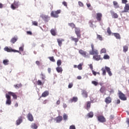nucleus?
<instances>
[{
  "mask_svg": "<svg viewBox=\"0 0 129 129\" xmlns=\"http://www.w3.org/2000/svg\"><path fill=\"white\" fill-rule=\"evenodd\" d=\"M127 3V0H122V4H125L126 5Z\"/></svg>",
  "mask_w": 129,
  "mask_h": 129,
  "instance_id": "58",
  "label": "nucleus"
},
{
  "mask_svg": "<svg viewBox=\"0 0 129 129\" xmlns=\"http://www.w3.org/2000/svg\"><path fill=\"white\" fill-rule=\"evenodd\" d=\"M27 35H30V36H32V32L31 31H27Z\"/></svg>",
  "mask_w": 129,
  "mask_h": 129,
  "instance_id": "59",
  "label": "nucleus"
},
{
  "mask_svg": "<svg viewBox=\"0 0 129 129\" xmlns=\"http://www.w3.org/2000/svg\"><path fill=\"white\" fill-rule=\"evenodd\" d=\"M113 36L116 37V39H117L118 40H120L121 37H120V34L118 33H113Z\"/></svg>",
  "mask_w": 129,
  "mask_h": 129,
  "instance_id": "21",
  "label": "nucleus"
},
{
  "mask_svg": "<svg viewBox=\"0 0 129 129\" xmlns=\"http://www.w3.org/2000/svg\"><path fill=\"white\" fill-rule=\"evenodd\" d=\"M11 96H13L14 99H17L18 96L16 93L13 92H8V94H6V98L7 99L6 101V104L7 105H11L12 104V99Z\"/></svg>",
  "mask_w": 129,
  "mask_h": 129,
  "instance_id": "1",
  "label": "nucleus"
},
{
  "mask_svg": "<svg viewBox=\"0 0 129 129\" xmlns=\"http://www.w3.org/2000/svg\"><path fill=\"white\" fill-rule=\"evenodd\" d=\"M36 64H37L38 66H40V65H41V62L37 60L36 61Z\"/></svg>",
  "mask_w": 129,
  "mask_h": 129,
  "instance_id": "56",
  "label": "nucleus"
},
{
  "mask_svg": "<svg viewBox=\"0 0 129 129\" xmlns=\"http://www.w3.org/2000/svg\"><path fill=\"white\" fill-rule=\"evenodd\" d=\"M40 17H41L44 22H49V20H50V17L48 15L42 14L40 15Z\"/></svg>",
  "mask_w": 129,
  "mask_h": 129,
  "instance_id": "11",
  "label": "nucleus"
},
{
  "mask_svg": "<svg viewBox=\"0 0 129 129\" xmlns=\"http://www.w3.org/2000/svg\"><path fill=\"white\" fill-rule=\"evenodd\" d=\"M93 59L94 60H95V61H99L100 60H102V58H101V56L98 54H95L93 56Z\"/></svg>",
  "mask_w": 129,
  "mask_h": 129,
  "instance_id": "12",
  "label": "nucleus"
},
{
  "mask_svg": "<svg viewBox=\"0 0 129 129\" xmlns=\"http://www.w3.org/2000/svg\"><path fill=\"white\" fill-rule=\"evenodd\" d=\"M68 25H69V26H70V27L72 28V29H75V28H77V27H75V24H74V23H69Z\"/></svg>",
  "mask_w": 129,
  "mask_h": 129,
  "instance_id": "33",
  "label": "nucleus"
},
{
  "mask_svg": "<svg viewBox=\"0 0 129 129\" xmlns=\"http://www.w3.org/2000/svg\"><path fill=\"white\" fill-rule=\"evenodd\" d=\"M110 14L113 19H117L118 18L117 14L115 13L113 11H110Z\"/></svg>",
  "mask_w": 129,
  "mask_h": 129,
  "instance_id": "15",
  "label": "nucleus"
},
{
  "mask_svg": "<svg viewBox=\"0 0 129 129\" xmlns=\"http://www.w3.org/2000/svg\"><path fill=\"white\" fill-rule=\"evenodd\" d=\"M50 33L52 36H56V35H57V33H56V29H52L50 30Z\"/></svg>",
  "mask_w": 129,
  "mask_h": 129,
  "instance_id": "25",
  "label": "nucleus"
},
{
  "mask_svg": "<svg viewBox=\"0 0 129 129\" xmlns=\"http://www.w3.org/2000/svg\"><path fill=\"white\" fill-rule=\"evenodd\" d=\"M49 95V91H44L41 95V97H47Z\"/></svg>",
  "mask_w": 129,
  "mask_h": 129,
  "instance_id": "23",
  "label": "nucleus"
},
{
  "mask_svg": "<svg viewBox=\"0 0 129 129\" xmlns=\"http://www.w3.org/2000/svg\"><path fill=\"white\" fill-rule=\"evenodd\" d=\"M22 122H23V117L20 116L18 117V119L16 120V124L17 125H20Z\"/></svg>",
  "mask_w": 129,
  "mask_h": 129,
  "instance_id": "14",
  "label": "nucleus"
},
{
  "mask_svg": "<svg viewBox=\"0 0 129 129\" xmlns=\"http://www.w3.org/2000/svg\"><path fill=\"white\" fill-rule=\"evenodd\" d=\"M17 41H18V37L15 36L11 39L10 42L11 43H12V44H15V43L17 42Z\"/></svg>",
  "mask_w": 129,
  "mask_h": 129,
  "instance_id": "20",
  "label": "nucleus"
},
{
  "mask_svg": "<svg viewBox=\"0 0 129 129\" xmlns=\"http://www.w3.org/2000/svg\"><path fill=\"white\" fill-rule=\"evenodd\" d=\"M97 118L99 122H105L106 121V119L103 115H99Z\"/></svg>",
  "mask_w": 129,
  "mask_h": 129,
  "instance_id": "8",
  "label": "nucleus"
},
{
  "mask_svg": "<svg viewBox=\"0 0 129 129\" xmlns=\"http://www.w3.org/2000/svg\"><path fill=\"white\" fill-rule=\"evenodd\" d=\"M47 103H48V100H45L44 101H43L42 103L43 104H46Z\"/></svg>",
  "mask_w": 129,
  "mask_h": 129,
  "instance_id": "60",
  "label": "nucleus"
},
{
  "mask_svg": "<svg viewBox=\"0 0 129 129\" xmlns=\"http://www.w3.org/2000/svg\"><path fill=\"white\" fill-rule=\"evenodd\" d=\"M101 71L102 72V75H106V72H107L109 76H112V73L110 71V68L108 67H105V68H102L101 69Z\"/></svg>",
  "mask_w": 129,
  "mask_h": 129,
  "instance_id": "2",
  "label": "nucleus"
},
{
  "mask_svg": "<svg viewBox=\"0 0 129 129\" xmlns=\"http://www.w3.org/2000/svg\"><path fill=\"white\" fill-rule=\"evenodd\" d=\"M59 14H61V10H58L56 11H52L50 14L51 18H58Z\"/></svg>",
  "mask_w": 129,
  "mask_h": 129,
  "instance_id": "4",
  "label": "nucleus"
},
{
  "mask_svg": "<svg viewBox=\"0 0 129 129\" xmlns=\"http://www.w3.org/2000/svg\"><path fill=\"white\" fill-rule=\"evenodd\" d=\"M5 51H6V52H14V53L17 52V53H20L21 54V52L20 51L16 50V49H13L12 47L9 48V47L6 46L4 48Z\"/></svg>",
  "mask_w": 129,
  "mask_h": 129,
  "instance_id": "5",
  "label": "nucleus"
},
{
  "mask_svg": "<svg viewBox=\"0 0 129 129\" xmlns=\"http://www.w3.org/2000/svg\"><path fill=\"white\" fill-rule=\"evenodd\" d=\"M60 100H58L56 102V104H57V105H59V104H60Z\"/></svg>",
  "mask_w": 129,
  "mask_h": 129,
  "instance_id": "63",
  "label": "nucleus"
},
{
  "mask_svg": "<svg viewBox=\"0 0 129 129\" xmlns=\"http://www.w3.org/2000/svg\"><path fill=\"white\" fill-rule=\"evenodd\" d=\"M78 100V98L77 97H74L72 99L70 100V102H77Z\"/></svg>",
  "mask_w": 129,
  "mask_h": 129,
  "instance_id": "26",
  "label": "nucleus"
},
{
  "mask_svg": "<svg viewBox=\"0 0 129 129\" xmlns=\"http://www.w3.org/2000/svg\"><path fill=\"white\" fill-rule=\"evenodd\" d=\"M91 48L92 50L90 51V55H98V50L94 48V44L93 43L91 44Z\"/></svg>",
  "mask_w": 129,
  "mask_h": 129,
  "instance_id": "3",
  "label": "nucleus"
},
{
  "mask_svg": "<svg viewBox=\"0 0 129 129\" xmlns=\"http://www.w3.org/2000/svg\"><path fill=\"white\" fill-rule=\"evenodd\" d=\"M118 94H119V98H120V99H121V100H123V101L126 100L127 99L126 97H125V95L122 93V92H119Z\"/></svg>",
  "mask_w": 129,
  "mask_h": 129,
  "instance_id": "9",
  "label": "nucleus"
},
{
  "mask_svg": "<svg viewBox=\"0 0 129 129\" xmlns=\"http://www.w3.org/2000/svg\"><path fill=\"white\" fill-rule=\"evenodd\" d=\"M94 115L93 112H90L89 113L87 114V116L89 118H92V117Z\"/></svg>",
  "mask_w": 129,
  "mask_h": 129,
  "instance_id": "32",
  "label": "nucleus"
},
{
  "mask_svg": "<svg viewBox=\"0 0 129 129\" xmlns=\"http://www.w3.org/2000/svg\"><path fill=\"white\" fill-rule=\"evenodd\" d=\"M44 83H45V82H42V81L40 80H38L37 81V85H44Z\"/></svg>",
  "mask_w": 129,
  "mask_h": 129,
  "instance_id": "34",
  "label": "nucleus"
},
{
  "mask_svg": "<svg viewBox=\"0 0 129 129\" xmlns=\"http://www.w3.org/2000/svg\"><path fill=\"white\" fill-rule=\"evenodd\" d=\"M9 59H5L3 60V64H4V65H9Z\"/></svg>",
  "mask_w": 129,
  "mask_h": 129,
  "instance_id": "38",
  "label": "nucleus"
},
{
  "mask_svg": "<svg viewBox=\"0 0 129 129\" xmlns=\"http://www.w3.org/2000/svg\"><path fill=\"white\" fill-rule=\"evenodd\" d=\"M72 41H74L76 43V44L77 45V42L79 41V38H74L73 37H71Z\"/></svg>",
  "mask_w": 129,
  "mask_h": 129,
  "instance_id": "29",
  "label": "nucleus"
},
{
  "mask_svg": "<svg viewBox=\"0 0 129 129\" xmlns=\"http://www.w3.org/2000/svg\"><path fill=\"white\" fill-rule=\"evenodd\" d=\"M96 19L98 22H101L102 20V14L98 13L96 14Z\"/></svg>",
  "mask_w": 129,
  "mask_h": 129,
  "instance_id": "10",
  "label": "nucleus"
},
{
  "mask_svg": "<svg viewBox=\"0 0 129 129\" xmlns=\"http://www.w3.org/2000/svg\"><path fill=\"white\" fill-rule=\"evenodd\" d=\"M14 87L16 88V89H18L20 87H22V84L15 85Z\"/></svg>",
  "mask_w": 129,
  "mask_h": 129,
  "instance_id": "40",
  "label": "nucleus"
},
{
  "mask_svg": "<svg viewBox=\"0 0 129 129\" xmlns=\"http://www.w3.org/2000/svg\"><path fill=\"white\" fill-rule=\"evenodd\" d=\"M83 65V63H80L78 66V69H79V70H82V66Z\"/></svg>",
  "mask_w": 129,
  "mask_h": 129,
  "instance_id": "44",
  "label": "nucleus"
},
{
  "mask_svg": "<svg viewBox=\"0 0 129 129\" xmlns=\"http://www.w3.org/2000/svg\"><path fill=\"white\" fill-rule=\"evenodd\" d=\"M105 53H106V49L102 48L100 51V54H103Z\"/></svg>",
  "mask_w": 129,
  "mask_h": 129,
  "instance_id": "43",
  "label": "nucleus"
},
{
  "mask_svg": "<svg viewBox=\"0 0 129 129\" xmlns=\"http://www.w3.org/2000/svg\"><path fill=\"white\" fill-rule=\"evenodd\" d=\"M62 5H63L64 7H66V8H67V7H68L67 2H65V1L63 2H62Z\"/></svg>",
  "mask_w": 129,
  "mask_h": 129,
  "instance_id": "50",
  "label": "nucleus"
},
{
  "mask_svg": "<svg viewBox=\"0 0 129 129\" xmlns=\"http://www.w3.org/2000/svg\"><path fill=\"white\" fill-rule=\"evenodd\" d=\"M41 75L42 76V80H45V78H46V77L43 74V73H41Z\"/></svg>",
  "mask_w": 129,
  "mask_h": 129,
  "instance_id": "55",
  "label": "nucleus"
},
{
  "mask_svg": "<svg viewBox=\"0 0 129 129\" xmlns=\"http://www.w3.org/2000/svg\"><path fill=\"white\" fill-rule=\"evenodd\" d=\"M91 106V102L90 101L87 102L86 109H87V110H88L89 109V108H90Z\"/></svg>",
  "mask_w": 129,
  "mask_h": 129,
  "instance_id": "31",
  "label": "nucleus"
},
{
  "mask_svg": "<svg viewBox=\"0 0 129 129\" xmlns=\"http://www.w3.org/2000/svg\"><path fill=\"white\" fill-rule=\"evenodd\" d=\"M92 72L93 75H94V76H96V74H97L96 72L94 71V70H92Z\"/></svg>",
  "mask_w": 129,
  "mask_h": 129,
  "instance_id": "57",
  "label": "nucleus"
},
{
  "mask_svg": "<svg viewBox=\"0 0 129 129\" xmlns=\"http://www.w3.org/2000/svg\"><path fill=\"white\" fill-rule=\"evenodd\" d=\"M105 91H106V88H105L104 86H102L100 89V92L101 93H104Z\"/></svg>",
  "mask_w": 129,
  "mask_h": 129,
  "instance_id": "28",
  "label": "nucleus"
},
{
  "mask_svg": "<svg viewBox=\"0 0 129 129\" xmlns=\"http://www.w3.org/2000/svg\"><path fill=\"white\" fill-rule=\"evenodd\" d=\"M63 120H67L68 119V115L67 114L64 113L63 115Z\"/></svg>",
  "mask_w": 129,
  "mask_h": 129,
  "instance_id": "39",
  "label": "nucleus"
},
{
  "mask_svg": "<svg viewBox=\"0 0 129 129\" xmlns=\"http://www.w3.org/2000/svg\"><path fill=\"white\" fill-rule=\"evenodd\" d=\"M63 119L62 116H58L56 117V122H61Z\"/></svg>",
  "mask_w": 129,
  "mask_h": 129,
  "instance_id": "24",
  "label": "nucleus"
},
{
  "mask_svg": "<svg viewBox=\"0 0 129 129\" xmlns=\"http://www.w3.org/2000/svg\"><path fill=\"white\" fill-rule=\"evenodd\" d=\"M129 11V5L128 4H125V6L124 8V11H122V13H127Z\"/></svg>",
  "mask_w": 129,
  "mask_h": 129,
  "instance_id": "19",
  "label": "nucleus"
},
{
  "mask_svg": "<svg viewBox=\"0 0 129 129\" xmlns=\"http://www.w3.org/2000/svg\"><path fill=\"white\" fill-rule=\"evenodd\" d=\"M110 57H109V55H107V54H105L103 56V58L105 59V60H106L107 59H109Z\"/></svg>",
  "mask_w": 129,
  "mask_h": 129,
  "instance_id": "47",
  "label": "nucleus"
},
{
  "mask_svg": "<svg viewBox=\"0 0 129 129\" xmlns=\"http://www.w3.org/2000/svg\"><path fill=\"white\" fill-rule=\"evenodd\" d=\"M82 95H83V97H85V98H87L88 97V93H87V92H86L85 90L83 91Z\"/></svg>",
  "mask_w": 129,
  "mask_h": 129,
  "instance_id": "22",
  "label": "nucleus"
},
{
  "mask_svg": "<svg viewBox=\"0 0 129 129\" xmlns=\"http://www.w3.org/2000/svg\"><path fill=\"white\" fill-rule=\"evenodd\" d=\"M126 122L129 124V118L127 119L126 121Z\"/></svg>",
  "mask_w": 129,
  "mask_h": 129,
  "instance_id": "64",
  "label": "nucleus"
},
{
  "mask_svg": "<svg viewBox=\"0 0 129 129\" xmlns=\"http://www.w3.org/2000/svg\"><path fill=\"white\" fill-rule=\"evenodd\" d=\"M19 51H21V52H23L24 51V46H21L19 47Z\"/></svg>",
  "mask_w": 129,
  "mask_h": 129,
  "instance_id": "53",
  "label": "nucleus"
},
{
  "mask_svg": "<svg viewBox=\"0 0 129 129\" xmlns=\"http://www.w3.org/2000/svg\"><path fill=\"white\" fill-rule=\"evenodd\" d=\"M57 42L58 44V46L59 47H61L62 46V43H63V42H64V39H57Z\"/></svg>",
  "mask_w": 129,
  "mask_h": 129,
  "instance_id": "18",
  "label": "nucleus"
},
{
  "mask_svg": "<svg viewBox=\"0 0 129 129\" xmlns=\"http://www.w3.org/2000/svg\"><path fill=\"white\" fill-rule=\"evenodd\" d=\"M61 64H62V61H61V59L57 60V66H61Z\"/></svg>",
  "mask_w": 129,
  "mask_h": 129,
  "instance_id": "45",
  "label": "nucleus"
},
{
  "mask_svg": "<svg viewBox=\"0 0 129 129\" xmlns=\"http://www.w3.org/2000/svg\"><path fill=\"white\" fill-rule=\"evenodd\" d=\"M127 50H128V47L126 45H125L123 47V51L125 53V52H127Z\"/></svg>",
  "mask_w": 129,
  "mask_h": 129,
  "instance_id": "36",
  "label": "nucleus"
},
{
  "mask_svg": "<svg viewBox=\"0 0 129 129\" xmlns=\"http://www.w3.org/2000/svg\"><path fill=\"white\" fill-rule=\"evenodd\" d=\"M111 98L110 97H107L105 99V102L107 104H109V103H111Z\"/></svg>",
  "mask_w": 129,
  "mask_h": 129,
  "instance_id": "17",
  "label": "nucleus"
},
{
  "mask_svg": "<svg viewBox=\"0 0 129 129\" xmlns=\"http://www.w3.org/2000/svg\"><path fill=\"white\" fill-rule=\"evenodd\" d=\"M113 6H114L115 9H118V8H119V6L118 5V3H117V2L114 1L113 2Z\"/></svg>",
  "mask_w": 129,
  "mask_h": 129,
  "instance_id": "30",
  "label": "nucleus"
},
{
  "mask_svg": "<svg viewBox=\"0 0 129 129\" xmlns=\"http://www.w3.org/2000/svg\"><path fill=\"white\" fill-rule=\"evenodd\" d=\"M48 58L50 61H51V62H55V58H54V56H50Z\"/></svg>",
  "mask_w": 129,
  "mask_h": 129,
  "instance_id": "46",
  "label": "nucleus"
},
{
  "mask_svg": "<svg viewBox=\"0 0 129 129\" xmlns=\"http://www.w3.org/2000/svg\"><path fill=\"white\" fill-rule=\"evenodd\" d=\"M107 33L108 34L109 36H110L111 35V30H110V27H108L107 30Z\"/></svg>",
  "mask_w": 129,
  "mask_h": 129,
  "instance_id": "41",
  "label": "nucleus"
},
{
  "mask_svg": "<svg viewBox=\"0 0 129 129\" xmlns=\"http://www.w3.org/2000/svg\"><path fill=\"white\" fill-rule=\"evenodd\" d=\"M19 6V1H14V3L11 5V8L12 10H16L18 9Z\"/></svg>",
  "mask_w": 129,
  "mask_h": 129,
  "instance_id": "6",
  "label": "nucleus"
},
{
  "mask_svg": "<svg viewBox=\"0 0 129 129\" xmlns=\"http://www.w3.org/2000/svg\"><path fill=\"white\" fill-rule=\"evenodd\" d=\"M32 25L33 26H38V22L37 21H33L32 22Z\"/></svg>",
  "mask_w": 129,
  "mask_h": 129,
  "instance_id": "49",
  "label": "nucleus"
},
{
  "mask_svg": "<svg viewBox=\"0 0 129 129\" xmlns=\"http://www.w3.org/2000/svg\"><path fill=\"white\" fill-rule=\"evenodd\" d=\"M93 23H94V21L93 20H90L89 22V25L90 26V27H91V28H93Z\"/></svg>",
  "mask_w": 129,
  "mask_h": 129,
  "instance_id": "35",
  "label": "nucleus"
},
{
  "mask_svg": "<svg viewBox=\"0 0 129 129\" xmlns=\"http://www.w3.org/2000/svg\"><path fill=\"white\" fill-rule=\"evenodd\" d=\"M110 119H113L114 118V116L113 115H111L110 116Z\"/></svg>",
  "mask_w": 129,
  "mask_h": 129,
  "instance_id": "62",
  "label": "nucleus"
},
{
  "mask_svg": "<svg viewBox=\"0 0 129 129\" xmlns=\"http://www.w3.org/2000/svg\"><path fill=\"white\" fill-rule=\"evenodd\" d=\"M70 129H76V127L74 125H72L70 126Z\"/></svg>",
  "mask_w": 129,
  "mask_h": 129,
  "instance_id": "51",
  "label": "nucleus"
},
{
  "mask_svg": "<svg viewBox=\"0 0 129 129\" xmlns=\"http://www.w3.org/2000/svg\"><path fill=\"white\" fill-rule=\"evenodd\" d=\"M75 34L77 35V38H78V39H81V31L80 30V28H75Z\"/></svg>",
  "mask_w": 129,
  "mask_h": 129,
  "instance_id": "7",
  "label": "nucleus"
},
{
  "mask_svg": "<svg viewBox=\"0 0 129 129\" xmlns=\"http://www.w3.org/2000/svg\"><path fill=\"white\" fill-rule=\"evenodd\" d=\"M73 86V84H72V83H70V84H69L68 88H72Z\"/></svg>",
  "mask_w": 129,
  "mask_h": 129,
  "instance_id": "54",
  "label": "nucleus"
},
{
  "mask_svg": "<svg viewBox=\"0 0 129 129\" xmlns=\"http://www.w3.org/2000/svg\"><path fill=\"white\" fill-rule=\"evenodd\" d=\"M79 53L82 55V56H83V57H87V52L82 49H80L79 50Z\"/></svg>",
  "mask_w": 129,
  "mask_h": 129,
  "instance_id": "13",
  "label": "nucleus"
},
{
  "mask_svg": "<svg viewBox=\"0 0 129 129\" xmlns=\"http://www.w3.org/2000/svg\"><path fill=\"white\" fill-rule=\"evenodd\" d=\"M79 5L80 6V7H83L84 6V5L82 3V2L79 1L78 2Z\"/></svg>",
  "mask_w": 129,
  "mask_h": 129,
  "instance_id": "52",
  "label": "nucleus"
},
{
  "mask_svg": "<svg viewBox=\"0 0 129 129\" xmlns=\"http://www.w3.org/2000/svg\"><path fill=\"white\" fill-rule=\"evenodd\" d=\"M27 118L29 121H34V117H33V115L31 113L28 114Z\"/></svg>",
  "mask_w": 129,
  "mask_h": 129,
  "instance_id": "16",
  "label": "nucleus"
},
{
  "mask_svg": "<svg viewBox=\"0 0 129 129\" xmlns=\"http://www.w3.org/2000/svg\"><path fill=\"white\" fill-rule=\"evenodd\" d=\"M89 67H90V69L92 70H92H93V66H92V64H90L89 65Z\"/></svg>",
  "mask_w": 129,
  "mask_h": 129,
  "instance_id": "61",
  "label": "nucleus"
},
{
  "mask_svg": "<svg viewBox=\"0 0 129 129\" xmlns=\"http://www.w3.org/2000/svg\"><path fill=\"white\" fill-rule=\"evenodd\" d=\"M31 127L32 128H33V129H37L38 126L37 125V124H36V123H33L31 125Z\"/></svg>",
  "mask_w": 129,
  "mask_h": 129,
  "instance_id": "37",
  "label": "nucleus"
},
{
  "mask_svg": "<svg viewBox=\"0 0 129 129\" xmlns=\"http://www.w3.org/2000/svg\"><path fill=\"white\" fill-rule=\"evenodd\" d=\"M92 84H93L94 85H95V86H97V85H98V82L95 81H93L92 82Z\"/></svg>",
  "mask_w": 129,
  "mask_h": 129,
  "instance_id": "48",
  "label": "nucleus"
},
{
  "mask_svg": "<svg viewBox=\"0 0 129 129\" xmlns=\"http://www.w3.org/2000/svg\"><path fill=\"white\" fill-rule=\"evenodd\" d=\"M97 39H98L100 41H102V36L100 35L97 34Z\"/></svg>",
  "mask_w": 129,
  "mask_h": 129,
  "instance_id": "42",
  "label": "nucleus"
},
{
  "mask_svg": "<svg viewBox=\"0 0 129 129\" xmlns=\"http://www.w3.org/2000/svg\"><path fill=\"white\" fill-rule=\"evenodd\" d=\"M56 70L58 73H62L63 71V69H62V68L60 67H58L56 68Z\"/></svg>",
  "mask_w": 129,
  "mask_h": 129,
  "instance_id": "27",
  "label": "nucleus"
}]
</instances>
